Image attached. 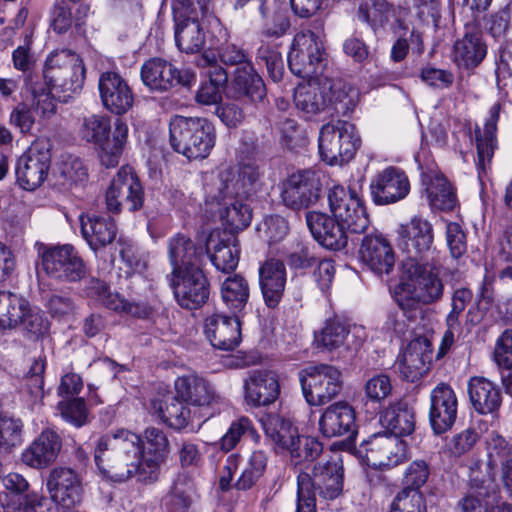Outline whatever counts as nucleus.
<instances>
[{
	"instance_id": "nucleus-1",
	"label": "nucleus",
	"mask_w": 512,
	"mask_h": 512,
	"mask_svg": "<svg viewBox=\"0 0 512 512\" xmlns=\"http://www.w3.org/2000/svg\"><path fill=\"white\" fill-rule=\"evenodd\" d=\"M169 453L166 434L154 427L144 431L143 440L135 432L119 428L100 437L94 449V461L102 479L123 483L133 477L143 484L159 479Z\"/></svg>"
},
{
	"instance_id": "nucleus-2",
	"label": "nucleus",
	"mask_w": 512,
	"mask_h": 512,
	"mask_svg": "<svg viewBox=\"0 0 512 512\" xmlns=\"http://www.w3.org/2000/svg\"><path fill=\"white\" fill-rule=\"evenodd\" d=\"M444 284L438 268L419 260L403 262V276L395 286L393 298L408 319L415 318L424 304H432L443 296Z\"/></svg>"
},
{
	"instance_id": "nucleus-3",
	"label": "nucleus",
	"mask_w": 512,
	"mask_h": 512,
	"mask_svg": "<svg viewBox=\"0 0 512 512\" xmlns=\"http://www.w3.org/2000/svg\"><path fill=\"white\" fill-rule=\"evenodd\" d=\"M262 176L260 167L252 161L241 163L237 171L221 166L205 175L206 202L221 204L237 197H248L259 189Z\"/></svg>"
},
{
	"instance_id": "nucleus-4",
	"label": "nucleus",
	"mask_w": 512,
	"mask_h": 512,
	"mask_svg": "<svg viewBox=\"0 0 512 512\" xmlns=\"http://www.w3.org/2000/svg\"><path fill=\"white\" fill-rule=\"evenodd\" d=\"M341 459L335 455L325 463L314 466L313 476L300 473L297 477L298 512H316L315 493L326 500L337 498L343 488Z\"/></svg>"
},
{
	"instance_id": "nucleus-5",
	"label": "nucleus",
	"mask_w": 512,
	"mask_h": 512,
	"mask_svg": "<svg viewBox=\"0 0 512 512\" xmlns=\"http://www.w3.org/2000/svg\"><path fill=\"white\" fill-rule=\"evenodd\" d=\"M169 133L172 148L190 160L205 159L215 146V128L205 118L176 115Z\"/></svg>"
},
{
	"instance_id": "nucleus-6",
	"label": "nucleus",
	"mask_w": 512,
	"mask_h": 512,
	"mask_svg": "<svg viewBox=\"0 0 512 512\" xmlns=\"http://www.w3.org/2000/svg\"><path fill=\"white\" fill-rule=\"evenodd\" d=\"M43 77L48 88L67 102L84 84L85 67L81 57L68 49L51 52L44 64Z\"/></svg>"
},
{
	"instance_id": "nucleus-7",
	"label": "nucleus",
	"mask_w": 512,
	"mask_h": 512,
	"mask_svg": "<svg viewBox=\"0 0 512 512\" xmlns=\"http://www.w3.org/2000/svg\"><path fill=\"white\" fill-rule=\"evenodd\" d=\"M81 135L87 142L96 145L99 159L107 168L118 165L128 140V125L122 119L114 122L111 133V121L108 116L93 114L83 119Z\"/></svg>"
},
{
	"instance_id": "nucleus-8",
	"label": "nucleus",
	"mask_w": 512,
	"mask_h": 512,
	"mask_svg": "<svg viewBox=\"0 0 512 512\" xmlns=\"http://www.w3.org/2000/svg\"><path fill=\"white\" fill-rule=\"evenodd\" d=\"M357 92L343 85H332L329 82L309 81L299 84L294 92L296 107L309 118L323 111L329 103H333L337 113L347 114L356 105Z\"/></svg>"
},
{
	"instance_id": "nucleus-9",
	"label": "nucleus",
	"mask_w": 512,
	"mask_h": 512,
	"mask_svg": "<svg viewBox=\"0 0 512 512\" xmlns=\"http://www.w3.org/2000/svg\"><path fill=\"white\" fill-rule=\"evenodd\" d=\"M41 269L52 279L60 282H78L87 274L86 266L77 250L70 244H35Z\"/></svg>"
},
{
	"instance_id": "nucleus-10",
	"label": "nucleus",
	"mask_w": 512,
	"mask_h": 512,
	"mask_svg": "<svg viewBox=\"0 0 512 512\" xmlns=\"http://www.w3.org/2000/svg\"><path fill=\"white\" fill-rule=\"evenodd\" d=\"M360 145L352 123L344 120L323 125L318 138L319 154L329 165H342L350 161Z\"/></svg>"
},
{
	"instance_id": "nucleus-11",
	"label": "nucleus",
	"mask_w": 512,
	"mask_h": 512,
	"mask_svg": "<svg viewBox=\"0 0 512 512\" xmlns=\"http://www.w3.org/2000/svg\"><path fill=\"white\" fill-rule=\"evenodd\" d=\"M205 3L206 0H175L173 3L175 43L182 52L197 53L205 45V33L199 23V16L206 10Z\"/></svg>"
},
{
	"instance_id": "nucleus-12",
	"label": "nucleus",
	"mask_w": 512,
	"mask_h": 512,
	"mask_svg": "<svg viewBox=\"0 0 512 512\" xmlns=\"http://www.w3.org/2000/svg\"><path fill=\"white\" fill-rule=\"evenodd\" d=\"M22 328L33 336L48 329V321L41 310L27 299L11 292H0V330Z\"/></svg>"
},
{
	"instance_id": "nucleus-13",
	"label": "nucleus",
	"mask_w": 512,
	"mask_h": 512,
	"mask_svg": "<svg viewBox=\"0 0 512 512\" xmlns=\"http://www.w3.org/2000/svg\"><path fill=\"white\" fill-rule=\"evenodd\" d=\"M323 42L312 31L297 33L288 53V66L291 72L301 78L316 77L325 66Z\"/></svg>"
},
{
	"instance_id": "nucleus-14",
	"label": "nucleus",
	"mask_w": 512,
	"mask_h": 512,
	"mask_svg": "<svg viewBox=\"0 0 512 512\" xmlns=\"http://www.w3.org/2000/svg\"><path fill=\"white\" fill-rule=\"evenodd\" d=\"M300 383L309 405H323L340 393L342 374L332 365L309 366L300 373Z\"/></svg>"
},
{
	"instance_id": "nucleus-15",
	"label": "nucleus",
	"mask_w": 512,
	"mask_h": 512,
	"mask_svg": "<svg viewBox=\"0 0 512 512\" xmlns=\"http://www.w3.org/2000/svg\"><path fill=\"white\" fill-rule=\"evenodd\" d=\"M330 210L334 219L348 232L363 233L369 226V217L355 189L334 185L328 193Z\"/></svg>"
},
{
	"instance_id": "nucleus-16",
	"label": "nucleus",
	"mask_w": 512,
	"mask_h": 512,
	"mask_svg": "<svg viewBox=\"0 0 512 512\" xmlns=\"http://www.w3.org/2000/svg\"><path fill=\"white\" fill-rule=\"evenodd\" d=\"M144 190L134 169L122 166L112 179L105 194L106 208L111 213H120L126 208L133 212L143 206Z\"/></svg>"
},
{
	"instance_id": "nucleus-17",
	"label": "nucleus",
	"mask_w": 512,
	"mask_h": 512,
	"mask_svg": "<svg viewBox=\"0 0 512 512\" xmlns=\"http://www.w3.org/2000/svg\"><path fill=\"white\" fill-rule=\"evenodd\" d=\"M366 332L362 326L345 325L339 320H327L324 327L315 334V343L328 351H337L342 359H350L362 346Z\"/></svg>"
},
{
	"instance_id": "nucleus-18",
	"label": "nucleus",
	"mask_w": 512,
	"mask_h": 512,
	"mask_svg": "<svg viewBox=\"0 0 512 512\" xmlns=\"http://www.w3.org/2000/svg\"><path fill=\"white\" fill-rule=\"evenodd\" d=\"M407 443L401 438L375 434L361 443L358 454L368 466L377 469L393 468L407 459Z\"/></svg>"
},
{
	"instance_id": "nucleus-19",
	"label": "nucleus",
	"mask_w": 512,
	"mask_h": 512,
	"mask_svg": "<svg viewBox=\"0 0 512 512\" xmlns=\"http://www.w3.org/2000/svg\"><path fill=\"white\" fill-rule=\"evenodd\" d=\"M51 161L50 144L38 139L22 154L16 164L17 182L25 190L38 188L46 179Z\"/></svg>"
},
{
	"instance_id": "nucleus-20",
	"label": "nucleus",
	"mask_w": 512,
	"mask_h": 512,
	"mask_svg": "<svg viewBox=\"0 0 512 512\" xmlns=\"http://www.w3.org/2000/svg\"><path fill=\"white\" fill-rule=\"evenodd\" d=\"M170 284L177 303L185 309H197L209 298V282L200 267L181 270L178 275L171 273Z\"/></svg>"
},
{
	"instance_id": "nucleus-21",
	"label": "nucleus",
	"mask_w": 512,
	"mask_h": 512,
	"mask_svg": "<svg viewBox=\"0 0 512 512\" xmlns=\"http://www.w3.org/2000/svg\"><path fill=\"white\" fill-rule=\"evenodd\" d=\"M141 79L151 90L166 91L176 85L191 86L196 74L187 68L179 70L164 59L152 58L142 65Z\"/></svg>"
},
{
	"instance_id": "nucleus-22",
	"label": "nucleus",
	"mask_w": 512,
	"mask_h": 512,
	"mask_svg": "<svg viewBox=\"0 0 512 512\" xmlns=\"http://www.w3.org/2000/svg\"><path fill=\"white\" fill-rule=\"evenodd\" d=\"M46 485L51 500L63 508H73L83 500V478L71 468L56 467L52 469Z\"/></svg>"
},
{
	"instance_id": "nucleus-23",
	"label": "nucleus",
	"mask_w": 512,
	"mask_h": 512,
	"mask_svg": "<svg viewBox=\"0 0 512 512\" xmlns=\"http://www.w3.org/2000/svg\"><path fill=\"white\" fill-rule=\"evenodd\" d=\"M369 188L376 205H389L407 197L410 181L403 169L389 166L372 178Z\"/></svg>"
},
{
	"instance_id": "nucleus-24",
	"label": "nucleus",
	"mask_w": 512,
	"mask_h": 512,
	"mask_svg": "<svg viewBox=\"0 0 512 512\" xmlns=\"http://www.w3.org/2000/svg\"><path fill=\"white\" fill-rule=\"evenodd\" d=\"M280 189L283 204L292 210H301L316 203L320 182L314 172L301 171L284 180Z\"/></svg>"
},
{
	"instance_id": "nucleus-25",
	"label": "nucleus",
	"mask_w": 512,
	"mask_h": 512,
	"mask_svg": "<svg viewBox=\"0 0 512 512\" xmlns=\"http://www.w3.org/2000/svg\"><path fill=\"white\" fill-rule=\"evenodd\" d=\"M153 413L175 430H182L189 426L193 429L195 424L200 427L208 416L199 413L177 395L166 399H155L151 403Z\"/></svg>"
},
{
	"instance_id": "nucleus-26",
	"label": "nucleus",
	"mask_w": 512,
	"mask_h": 512,
	"mask_svg": "<svg viewBox=\"0 0 512 512\" xmlns=\"http://www.w3.org/2000/svg\"><path fill=\"white\" fill-rule=\"evenodd\" d=\"M458 399L453 388L439 383L430 393L429 422L435 434H442L454 425L457 418Z\"/></svg>"
},
{
	"instance_id": "nucleus-27",
	"label": "nucleus",
	"mask_w": 512,
	"mask_h": 512,
	"mask_svg": "<svg viewBox=\"0 0 512 512\" xmlns=\"http://www.w3.org/2000/svg\"><path fill=\"white\" fill-rule=\"evenodd\" d=\"M98 89L103 106L113 114L123 115L134 105V93L127 81L117 72L100 75Z\"/></svg>"
},
{
	"instance_id": "nucleus-28",
	"label": "nucleus",
	"mask_w": 512,
	"mask_h": 512,
	"mask_svg": "<svg viewBox=\"0 0 512 512\" xmlns=\"http://www.w3.org/2000/svg\"><path fill=\"white\" fill-rule=\"evenodd\" d=\"M431 361L430 341L425 337H416L398 355L396 367L403 379L415 382L428 372Z\"/></svg>"
},
{
	"instance_id": "nucleus-29",
	"label": "nucleus",
	"mask_w": 512,
	"mask_h": 512,
	"mask_svg": "<svg viewBox=\"0 0 512 512\" xmlns=\"http://www.w3.org/2000/svg\"><path fill=\"white\" fill-rule=\"evenodd\" d=\"M397 234L398 247L408 255L406 260H418L433 244L432 225L421 217L415 216L408 223L401 224Z\"/></svg>"
},
{
	"instance_id": "nucleus-30",
	"label": "nucleus",
	"mask_w": 512,
	"mask_h": 512,
	"mask_svg": "<svg viewBox=\"0 0 512 512\" xmlns=\"http://www.w3.org/2000/svg\"><path fill=\"white\" fill-rule=\"evenodd\" d=\"M204 333L214 348L224 351L234 350L241 341L238 315L234 317L224 314L208 316L204 322Z\"/></svg>"
},
{
	"instance_id": "nucleus-31",
	"label": "nucleus",
	"mask_w": 512,
	"mask_h": 512,
	"mask_svg": "<svg viewBox=\"0 0 512 512\" xmlns=\"http://www.w3.org/2000/svg\"><path fill=\"white\" fill-rule=\"evenodd\" d=\"M487 54V45L478 25L466 24L461 38L453 45L452 59L458 67L465 69L478 66Z\"/></svg>"
},
{
	"instance_id": "nucleus-32",
	"label": "nucleus",
	"mask_w": 512,
	"mask_h": 512,
	"mask_svg": "<svg viewBox=\"0 0 512 512\" xmlns=\"http://www.w3.org/2000/svg\"><path fill=\"white\" fill-rule=\"evenodd\" d=\"M361 262L377 275L389 274L395 264L391 244L381 235L364 237L359 249Z\"/></svg>"
},
{
	"instance_id": "nucleus-33",
	"label": "nucleus",
	"mask_w": 512,
	"mask_h": 512,
	"mask_svg": "<svg viewBox=\"0 0 512 512\" xmlns=\"http://www.w3.org/2000/svg\"><path fill=\"white\" fill-rule=\"evenodd\" d=\"M61 447L59 435L51 429H45L23 450L21 460L26 466L43 469L55 462Z\"/></svg>"
},
{
	"instance_id": "nucleus-34",
	"label": "nucleus",
	"mask_w": 512,
	"mask_h": 512,
	"mask_svg": "<svg viewBox=\"0 0 512 512\" xmlns=\"http://www.w3.org/2000/svg\"><path fill=\"white\" fill-rule=\"evenodd\" d=\"M356 415L347 402L339 401L326 407L319 418V430L327 438L351 435L355 432Z\"/></svg>"
},
{
	"instance_id": "nucleus-35",
	"label": "nucleus",
	"mask_w": 512,
	"mask_h": 512,
	"mask_svg": "<svg viewBox=\"0 0 512 512\" xmlns=\"http://www.w3.org/2000/svg\"><path fill=\"white\" fill-rule=\"evenodd\" d=\"M308 228L322 246L339 250L347 244V229L341 223L320 212H309L306 217Z\"/></svg>"
},
{
	"instance_id": "nucleus-36",
	"label": "nucleus",
	"mask_w": 512,
	"mask_h": 512,
	"mask_svg": "<svg viewBox=\"0 0 512 512\" xmlns=\"http://www.w3.org/2000/svg\"><path fill=\"white\" fill-rule=\"evenodd\" d=\"M245 399L248 404L259 407L274 403L280 394L278 378L271 371H255L245 381Z\"/></svg>"
},
{
	"instance_id": "nucleus-37",
	"label": "nucleus",
	"mask_w": 512,
	"mask_h": 512,
	"mask_svg": "<svg viewBox=\"0 0 512 512\" xmlns=\"http://www.w3.org/2000/svg\"><path fill=\"white\" fill-rule=\"evenodd\" d=\"M209 254L215 268L222 272H230L236 269L239 262V248L237 239L232 235L212 232L204 248V255Z\"/></svg>"
},
{
	"instance_id": "nucleus-38",
	"label": "nucleus",
	"mask_w": 512,
	"mask_h": 512,
	"mask_svg": "<svg viewBox=\"0 0 512 512\" xmlns=\"http://www.w3.org/2000/svg\"><path fill=\"white\" fill-rule=\"evenodd\" d=\"M287 273L285 265L277 259H268L259 267V284L268 307H276L284 293Z\"/></svg>"
},
{
	"instance_id": "nucleus-39",
	"label": "nucleus",
	"mask_w": 512,
	"mask_h": 512,
	"mask_svg": "<svg viewBox=\"0 0 512 512\" xmlns=\"http://www.w3.org/2000/svg\"><path fill=\"white\" fill-rule=\"evenodd\" d=\"M501 105L495 103L489 110V115L485 121L484 129L476 125L475 127V143L477 148L476 166L479 177L486 172L487 166L490 164L497 146L496 130Z\"/></svg>"
},
{
	"instance_id": "nucleus-40",
	"label": "nucleus",
	"mask_w": 512,
	"mask_h": 512,
	"mask_svg": "<svg viewBox=\"0 0 512 512\" xmlns=\"http://www.w3.org/2000/svg\"><path fill=\"white\" fill-rule=\"evenodd\" d=\"M177 396L189 404L193 409H201L209 406L215 398L212 386L202 377L196 374H188L178 377L174 382Z\"/></svg>"
},
{
	"instance_id": "nucleus-41",
	"label": "nucleus",
	"mask_w": 512,
	"mask_h": 512,
	"mask_svg": "<svg viewBox=\"0 0 512 512\" xmlns=\"http://www.w3.org/2000/svg\"><path fill=\"white\" fill-rule=\"evenodd\" d=\"M168 256L174 275L190 267H200L204 259V248L196 247L193 241L183 234H176L168 241Z\"/></svg>"
},
{
	"instance_id": "nucleus-42",
	"label": "nucleus",
	"mask_w": 512,
	"mask_h": 512,
	"mask_svg": "<svg viewBox=\"0 0 512 512\" xmlns=\"http://www.w3.org/2000/svg\"><path fill=\"white\" fill-rule=\"evenodd\" d=\"M470 402L479 414H492L502 403V395L497 384L481 376L471 377L467 384Z\"/></svg>"
},
{
	"instance_id": "nucleus-43",
	"label": "nucleus",
	"mask_w": 512,
	"mask_h": 512,
	"mask_svg": "<svg viewBox=\"0 0 512 512\" xmlns=\"http://www.w3.org/2000/svg\"><path fill=\"white\" fill-rule=\"evenodd\" d=\"M81 233L93 250L112 243L117 235V226L111 218L81 217Z\"/></svg>"
},
{
	"instance_id": "nucleus-44",
	"label": "nucleus",
	"mask_w": 512,
	"mask_h": 512,
	"mask_svg": "<svg viewBox=\"0 0 512 512\" xmlns=\"http://www.w3.org/2000/svg\"><path fill=\"white\" fill-rule=\"evenodd\" d=\"M220 294L223 303L234 316L245 313L250 288L248 281L242 275L227 276L221 283Z\"/></svg>"
},
{
	"instance_id": "nucleus-45",
	"label": "nucleus",
	"mask_w": 512,
	"mask_h": 512,
	"mask_svg": "<svg viewBox=\"0 0 512 512\" xmlns=\"http://www.w3.org/2000/svg\"><path fill=\"white\" fill-rule=\"evenodd\" d=\"M203 61L211 66L208 71L209 80L202 83L196 94V100L198 103L204 105H213L221 100V88L227 82V74L222 67L215 66L216 58L214 54L209 56L205 54Z\"/></svg>"
},
{
	"instance_id": "nucleus-46",
	"label": "nucleus",
	"mask_w": 512,
	"mask_h": 512,
	"mask_svg": "<svg viewBox=\"0 0 512 512\" xmlns=\"http://www.w3.org/2000/svg\"><path fill=\"white\" fill-rule=\"evenodd\" d=\"M232 85L239 96L248 97L253 102L261 101L265 97L264 82L252 63L237 67Z\"/></svg>"
},
{
	"instance_id": "nucleus-47",
	"label": "nucleus",
	"mask_w": 512,
	"mask_h": 512,
	"mask_svg": "<svg viewBox=\"0 0 512 512\" xmlns=\"http://www.w3.org/2000/svg\"><path fill=\"white\" fill-rule=\"evenodd\" d=\"M426 192L430 204L440 210H452L457 204L453 187L447 179L438 173L425 177Z\"/></svg>"
},
{
	"instance_id": "nucleus-48",
	"label": "nucleus",
	"mask_w": 512,
	"mask_h": 512,
	"mask_svg": "<svg viewBox=\"0 0 512 512\" xmlns=\"http://www.w3.org/2000/svg\"><path fill=\"white\" fill-rule=\"evenodd\" d=\"M265 435L276 445L285 449L297 435L298 430L289 420L278 414H266L260 419Z\"/></svg>"
},
{
	"instance_id": "nucleus-49",
	"label": "nucleus",
	"mask_w": 512,
	"mask_h": 512,
	"mask_svg": "<svg viewBox=\"0 0 512 512\" xmlns=\"http://www.w3.org/2000/svg\"><path fill=\"white\" fill-rule=\"evenodd\" d=\"M358 19L367 23L374 32L388 23L392 6L387 0H364L358 9Z\"/></svg>"
},
{
	"instance_id": "nucleus-50",
	"label": "nucleus",
	"mask_w": 512,
	"mask_h": 512,
	"mask_svg": "<svg viewBox=\"0 0 512 512\" xmlns=\"http://www.w3.org/2000/svg\"><path fill=\"white\" fill-rule=\"evenodd\" d=\"M267 463V453L263 450H254L249 456L247 463L234 486L238 490H248L252 488L263 476Z\"/></svg>"
},
{
	"instance_id": "nucleus-51",
	"label": "nucleus",
	"mask_w": 512,
	"mask_h": 512,
	"mask_svg": "<svg viewBox=\"0 0 512 512\" xmlns=\"http://www.w3.org/2000/svg\"><path fill=\"white\" fill-rule=\"evenodd\" d=\"M383 421L391 436L401 438L412 434L415 429V416L412 410L407 407H394L387 410Z\"/></svg>"
},
{
	"instance_id": "nucleus-52",
	"label": "nucleus",
	"mask_w": 512,
	"mask_h": 512,
	"mask_svg": "<svg viewBox=\"0 0 512 512\" xmlns=\"http://www.w3.org/2000/svg\"><path fill=\"white\" fill-rule=\"evenodd\" d=\"M23 423L0 411V453H9L22 442Z\"/></svg>"
},
{
	"instance_id": "nucleus-53",
	"label": "nucleus",
	"mask_w": 512,
	"mask_h": 512,
	"mask_svg": "<svg viewBox=\"0 0 512 512\" xmlns=\"http://www.w3.org/2000/svg\"><path fill=\"white\" fill-rule=\"evenodd\" d=\"M192 502V488L181 480L175 481L162 499V505L167 512H188Z\"/></svg>"
},
{
	"instance_id": "nucleus-54",
	"label": "nucleus",
	"mask_w": 512,
	"mask_h": 512,
	"mask_svg": "<svg viewBox=\"0 0 512 512\" xmlns=\"http://www.w3.org/2000/svg\"><path fill=\"white\" fill-rule=\"evenodd\" d=\"M290 452L295 464L313 461L322 451V444L314 437L297 435L285 448Z\"/></svg>"
},
{
	"instance_id": "nucleus-55",
	"label": "nucleus",
	"mask_w": 512,
	"mask_h": 512,
	"mask_svg": "<svg viewBox=\"0 0 512 512\" xmlns=\"http://www.w3.org/2000/svg\"><path fill=\"white\" fill-rule=\"evenodd\" d=\"M221 218L231 231H238L249 226L252 212L248 205L235 199L223 210Z\"/></svg>"
},
{
	"instance_id": "nucleus-56",
	"label": "nucleus",
	"mask_w": 512,
	"mask_h": 512,
	"mask_svg": "<svg viewBox=\"0 0 512 512\" xmlns=\"http://www.w3.org/2000/svg\"><path fill=\"white\" fill-rule=\"evenodd\" d=\"M256 60L258 64L265 63L267 72L274 82L282 79L284 63L281 53L269 44L263 43L257 50Z\"/></svg>"
},
{
	"instance_id": "nucleus-57",
	"label": "nucleus",
	"mask_w": 512,
	"mask_h": 512,
	"mask_svg": "<svg viewBox=\"0 0 512 512\" xmlns=\"http://www.w3.org/2000/svg\"><path fill=\"white\" fill-rule=\"evenodd\" d=\"M391 509L402 512H427V505L421 491L402 489L395 496Z\"/></svg>"
},
{
	"instance_id": "nucleus-58",
	"label": "nucleus",
	"mask_w": 512,
	"mask_h": 512,
	"mask_svg": "<svg viewBox=\"0 0 512 512\" xmlns=\"http://www.w3.org/2000/svg\"><path fill=\"white\" fill-rule=\"evenodd\" d=\"M430 475V467L424 460L411 462L404 470L402 476V489L417 490L425 485Z\"/></svg>"
},
{
	"instance_id": "nucleus-59",
	"label": "nucleus",
	"mask_w": 512,
	"mask_h": 512,
	"mask_svg": "<svg viewBox=\"0 0 512 512\" xmlns=\"http://www.w3.org/2000/svg\"><path fill=\"white\" fill-rule=\"evenodd\" d=\"M278 135L280 143L287 149H294L305 143V130L293 119H285L279 122Z\"/></svg>"
},
{
	"instance_id": "nucleus-60",
	"label": "nucleus",
	"mask_w": 512,
	"mask_h": 512,
	"mask_svg": "<svg viewBox=\"0 0 512 512\" xmlns=\"http://www.w3.org/2000/svg\"><path fill=\"white\" fill-rule=\"evenodd\" d=\"M58 409L64 420L81 427L87 421V408L83 398H73L59 402Z\"/></svg>"
},
{
	"instance_id": "nucleus-61",
	"label": "nucleus",
	"mask_w": 512,
	"mask_h": 512,
	"mask_svg": "<svg viewBox=\"0 0 512 512\" xmlns=\"http://www.w3.org/2000/svg\"><path fill=\"white\" fill-rule=\"evenodd\" d=\"M262 237L269 244L279 242L285 238L289 231L288 222L279 215H271L265 218L258 228Z\"/></svg>"
},
{
	"instance_id": "nucleus-62",
	"label": "nucleus",
	"mask_w": 512,
	"mask_h": 512,
	"mask_svg": "<svg viewBox=\"0 0 512 512\" xmlns=\"http://www.w3.org/2000/svg\"><path fill=\"white\" fill-rule=\"evenodd\" d=\"M63 185L68 187L82 185L88 180V171L84 163L78 158H70L61 167Z\"/></svg>"
},
{
	"instance_id": "nucleus-63",
	"label": "nucleus",
	"mask_w": 512,
	"mask_h": 512,
	"mask_svg": "<svg viewBox=\"0 0 512 512\" xmlns=\"http://www.w3.org/2000/svg\"><path fill=\"white\" fill-rule=\"evenodd\" d=\"M252 431V422L248 418L241 417L234 421L219 441L221 450L229 452L236 447L244 434Z\"/></svg>"
},
{
	"instance_id": "nucleus-64",
	"label": "nucleus",
	"mask_w": 512,
	"mask_h": 512,
	"mask_svg": "<svg viewBox=\"0 0 512 512\" xmlns=\"http://www.w3.org/2000/svg\"><path fill=\"white\" fill-rule=\"evenodd\" d=\"M494 360L501 368H512V330H505L497 339Z\"/></svg>"
}]
</instances>
